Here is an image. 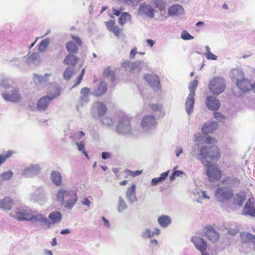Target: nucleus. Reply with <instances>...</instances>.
Returning <instances> with one entry per match:
<instances>
[{
    "mask_svg": "<svg viewBox=\"0 0 255 255\" xmlns=\"http://www.w3.org/2000/svg\"><path fill=\"white\" fill-rule=\"evenodd\" d=\"M152 1L155 7L160 12L164 10L166 5L165 0H152Z\"/></svg>",
    "mask_w": 255,
    "mask_h": 255,
    "instance_id": "nucleus-40",
    "label": "nucleus"
},
{
    "mask_svg": "<svg viewBox=\"0 0 255 255\" xmlns=\"http://www.w3.org/2000/svg\"><path fill=\"white\" fill-rule=\"evenodd\" d=\"M48 218L51 221V223L55 224L59 223L62 219V214L59 211L52 212L49 214Z\"/></svg>",
    "mask_w": 255,
    "mask_h": 255,
    "instance_id": "nucleus-36",
    "label": "nucleus"
},
{
    "mask_svg": "<svg viewBox=\"0 0 255 255\" xmlns=\"http://www.w3.org/2000/svg\"><path fill=\"white\" fill-rule=\"evenodd\" d=\"M50 43V39L49 38H46L42 40L39 44L38 50L39 52L44 51Z\"/></svg>",
    "mask_w": 255,
    "mask_h": 255,
    "instance_id": "nucleus-46",
    "label": "nucleus"
},
{
    "mask_svg": "<svg viewBox=\"0 0 255 255\" xmlns=\"http://www.w3.org/2000/svg\"><path fill=\"white\" fill-rule=\"evenodd\" d=\"M56 197L57 201L68 210H71L78 201L77 190L74 189L61 188L57 191Z\"/></svg>",
    "mask_w": 255,
    "mask_h": 255,
    "instance_id": "nucleus-1",
    "label": "nucleus"
},
{
    "mask_svg": "<svg viewBox=\"0 0 255 255\" xmlns=\"http://www.w3.org/2000/svg\"><path fill=\"white\" fill-rule=\"evenodd\" d=\"M32 223H39L41 225L45 226L46 229H49L51 225V222L44 215L39 213H34L32 211L29 220Z\"/></svg>",
    "mask_w": 255,
    "mask_h": 255,
    "instance_id": "nucleus-11",
    "label": "nucleus"
},
{
    "mask_svg": "<svg viewBox=\"0 0 255 255\" xmlns=\"http://www.w3.org/2000/svg\"><path fill=\"white\" fill-rule=\"evenodd\" d=\"M218 124L216 121L208 122L205 123L201 128V131L204 134H208L216 130Z\"/></svg>",
    "mask_w": 255,
    "mask_h": 255,
    "instance_id": "nucleus-18",
    "label": "nucleus"
},
{
    "mask_svg": "<svg viewBox=\"0 0 255 255\" xmlns=\"http://www.w3.org/2000/svg\"><path fill=\"white\" fill-rule=\"evenodd\" d=\"M39 55L37 53H32L27 59V63L28 65H36L38 64Z\"/></svg>",
    "mask_w": 255,
    "mask_h": 255,
    "instance_id": "nucleus-45",
    "label": "nucleus"
},
{
    "mask_svg": "<svg viewBox=\"0 0 255 255\" xmlns=\"http://www.w3.org/2000/svg\"><path fill=\"white\" fill-rule=\"evenodd\" d=\"M130 15L127 12L123 13L119 18V23L121 25H124L128 21L130 20Z\"/></svg>",
    "mask_w": 255,
    "mask_h": 255,
    "instance_id": "nucleus-48",
    "label": "nucleus"
},
{
    "mask_svg": "<svg viewBox=\"0 0 255 255\" xmlns=\"http://www.w3.org/2000/svg\"><path fill=\"white\" fill-rule=\"evenodd\" d=\"M104 74L107 77H110L111 80H114V77L113 75V72L111 68H107L106 69H105L104 72Z\"/></svg>",
    "mask_w": 255,
    "mask_h": 255,
    "instance_id": "nucleus-58",
    "label": "nucleus"
},
{
    "mask_svg": "<svg viewBox=\"0 0 255 255\" xmlns=\"http://www.w3.org/2000/svg\"><path fill=\"white\" fill-rule=\"evenodd\" d=\"M240 237L244 242H252L255 245V236L248 232H243L240 234Z\"/></svg>",
    "mask_w": 255,
    "mask_h": 255,
    "instance_id": "nucleus-34",
    "label": "nucleus"
},
{
    "mask_svg": "<svg viewBox=\"0 0 255 255\" xmlns=\"http://www.w3.org/2000/svg\"><path fill=\"white\" fill-rule=\"evenodd\" d=\"M101 121L103 125L110 127L115 124L116 120L111 117L108 116L102 118L101 119Z\"/></svg>",
    "mask_w": 255,
    "mask_h": 255,
    "instance_id": "nucleus-42",
    "label": "nucleus"
},
{
    "mask_svg": "<svg viewBox=\"0 0 255 255\" xmlns=\"http://www.w3.org/2000/svg\"><path fill=\"white\" fill-rule=\"evenodd\" d=\"M78 58L73 53H69L65 57L64 63L67 65L74 66L76 65Z\"/></svg>",
    "mask_w": 255,
    "mask_h": 255,
    "instance_id": "nucleus-35",
    "label": "nucleus"
},
{
    "mask_svg": "<svg viewBox=\"0 0 255 255\" xmlns=\"http://www.w3.org/2000/svg\"><path fill=\"white\" fill-rule=\"evenodd\" d=\"M182 39L185 40H189L194 39V37L187 31H183L181 35Z\"/></svg>",
    "mask_w": 255,
    "mask_h": 255,
    "instance_id": "nucleus-56",
    "label": "nucleus"
},
{
    "mask_svg": "<svg viewBox=\"0 0 255 255\" xmlns=\"http://www.w3.org/2000/svg\"><path fill=\"white\" fill-rule=\"evenodd\" d=\"M158 245V241L155 239H151L149 241L150 247L153 248L157 247Z\"/></svg>",
    "mask_w": 255,
    "mask_h": 255,
    "instance_id": "nucleus-64",
    "label": "nucleus"
},
{
    "mask_svg": "<svg viewBox=\"0 0 255 255\" xmlns=\"http://www.w3.org/2000/svg\"><path fill=\"white\" fill-rule=\"evenodd\" d=\"M73 74V68L71 67H67L63 73V77L65 79L69 80Z\"/></svg>",
    "mask_w": 255,
    "mask_h": 255,
    "instance_id": "nucleus-51",
    "label": "nucleus"
},
{
    "mask_svg": "<svg viewBox=\"0 0 255 255\" xmlns=\"http://www.w3.org/2000/svg\"><path fill=\"white\" fill-rule=\"evenodd\" d=\"M193 193L194 195H199V196H200L201 195L202 196V197L205 199H210V197L209 196L207 195L206 192L205 191H202L201 190H196L193 192Z\"/></svg>",
    "mask_w": 255,
    "mask_h": 255,
    "instance_id": "nucleus-57",
    "label": "nucleus"
},
{
    "mask_svg": "<svg viewBox=\"0 0 255 255\" xmlns=\"http://www.w3.org/2000/svg\"><path fill=\"white\" fill-rule=\"evenodd\" d=\"M117 36H119L120 34V29L118 26L113 27V28L111 30Z\"/></svg>",
    "mask_w": 255,
    "mask_h": 255,
    "instance_id": "nucleus-62",
    "label": "nucleus"
},
{
    "mask_svg": "<svg viewBox=\"0 0 255 255\" xmlns=\"http://www.w3.org/2000/svg\"><path fill=\"white\" fill-rule=\"evenodd\" d=\"M243 214L245 215H250L253 217L255 216V208L251 199H248L246 203L243 210Z\"/></svg>",
    "mask_w": 255,
    "mask_h": 255,
    "instance_id": "nucleus-22",
    "label": "nucleus"
},
{
    "mask_svg": "<svg viewBox=\"0 0 255 255\" xmlns=\"http://www.w3.org/2000/svg\"><path fill=\"white\" fill-rule=\"evenodd\" d=\"M204 138V136H203L200 133H197L194 134V141L195 143H199L201 144V142L203 141Z\"/></svg>",
    "mask_w": 255,
    "mask_h": 255,
    "instance_id": "nucleus-54",
    "label": "nucleus"
},
{
    "mask_svg": "<svg viewBox=\"0 0 255 255\" xmlns=\"http://www.w3.org/2000/svg\"><path fill=\"white\" fill-rule=\"evenodd\" d=\"M66 48L68 51L71 53H76L79 50V47L73 41L68 42L66 44Z\"/></svg>",
    "mask_w": 255,
    "mask_h": 255,
    "instance_id": "nucleus-41",
    "label": "nucleus"
},
{
    "mask_svg": "<svg viewBox=\"0 0 255 255\" xmlns=\"http://www.w3.org/2000/svg\"><path fill=\"white\" fill-rule=\"evenodd\" d=\"M71 38L73 39L74 41H75L76 42V43L79 46H81L82 45V41L79 37L73 34H72Z\"/></svg>",
    "mask_w": 255,
    "mask_h": 255,
    "instance_id": "nucleus-61",
    "label": "nucleus"
},
{
    "mask_svg": "<svg viewBox=\"0 0 255 255\" xmlns=\"http://www.w3.org/2000/svg\"><path fill=\"white\" fill-rule=\"evenodd\" d=\"M198 85V81L197 80H194L191 82L189 84V94L188 95L190 96H195V90Z\"/></svg>",
    "mask_w": 255,
    "mask_h": 255,
    "instance_id": "nucleus-49",
    "label": "nucleus"
},
{
    "mask_svg": "<svg viewBox=\"0 0 255 255\" xmlns=\"http://www.w3.org/2000/svg\"><path fill=\"white\" fill-rule=\"evenodd\" d=\"M220 156L219 149L216 146H212L208 147L203 145L200 148L198 158L205 165L206 162H208L206 158L208 157L211 160L217 159Z\"/></svg>",
    "mask_w": 255,
    "mask_h": 255,
    "instance_id": "nucleus-3",
    "label": "nucleus"
},
{
    "mask_svg": "<svg viewBox=\"0 0 255 255\" xmlns=\"http://www.w3.org/2000/svg\"><path fill=\"white\" fill-rule=\"evenodd\" d=\"M90 92V89L87 87L83 88L81 91V97L79 103L77 106V108L79 107H82L85 104L87 103L89 101V94Z\"/></svg>",
    "mask_w": 255,
    "mask_h": 255,
    "instance_id": "nucleus-19",
    "label": "nucleus"
},
{
    "mask_svg": "<svg viewBox=\"0 0 255 255\" xmlns=\"http://www.w3.org/2000/svg\"><path fill=\"white\" fill-rule=\"evenodd\" d=\"M246 197L245 194L243 192H241L238 194L234 198V204L242 206L245 201Z\"/></svg>",
    "mask_w": 255,
    "mask_h": 255,
    "instance_id": "nucleus-43",
    "label": "nucleus"
},
{
    "mask_svg": "<svg viewBox=\"0 0 255 255\" xmlns=\"http://www.w3.org/2000/svg\"><path fill=\"white\" fill-rule=\"evenodd\" d=\"M183 148L181 146H177L176 147V149L175 150V153L177 157H179V156L183 152Z\"/></svg>",
    "mask_w": 255,
    "mask_h": 255,
    "instance_id": "nucleus-60",
    "label": "nucleus"
},
{
    "mask_svg": "<svg viewBox=\"0 0 255 255\" xmlns=\"http://www.w3.org/2000/svg\"><path fill=\"white\" fill-rule=\"evenodd\" d=\"M150 108L153 112H159L160 114H161L162 113V106L160 104H151L150 105Z\"/></svg>",
    "mask_w": 255,
    "mask_h": 255,
    "instance_id": "nucleus-53",
    "label": "nucleus"
},
{
    "mask_svg": "<svg viewBox=\"0 0 255 255\" xmlns=\"http://www.w3.org/2000/svg\"><path fill=\"white\" fill-rule=\"evenodd\" d=\"M230 77L233 81H235L236 83L242 80L244 77V73L241 69H233L230 72Z\"/></svg>",
    "mask_w": 255,
    "mask_h": 255,
    "instance_id": "nucleus-30",
    "label": "nucleus"
},
{
    "mask_svg": "<svg viewBox=\"0 0 255 255\" xmlns=\"http://www.w3.org/2000/svg\"><path fill=\"white\" fill-rule=\"evenodd\" d=\"M50 179L53 183L57 186H60L62 184V178L60 172L54 170L51 172Z\"/></svg>",
    "mask_w": 255,
    "mask_h": 255,
    "instance_id": "nucleus-26",
    "label": "nucleus"
},
{
    "mask_svg": "<svg viewBox=\"0 0 255 255\" xmlns=\"http://www.w3.org/2000/svg\"><path fill=\"white\" fill-rule=\"evenodd\" d=\"M13 204V200L8 197L0 199V208L4 210H10Z\"/></svg>",
    "mask_w": 255,
    "mask_h": 255,
    "instance_id": "nucleus-28",
    "label": "nucleus"
},
{
    "mask_svg": "<svg viewBox=\"0 0 255 255\" xmlns=\"http://www.w3.org/2000/svg\"><path fill=\"white\" fill-rule=\"evenodd\" d=\"M158 224L163 228H167L171 223V219L168 216L162 215L157 218Z\"/></svg>",
    "mask_w": 255,
    "mask_h": 255,
    "instance_id": "nucleus-32",
    "label": "nucleus"
},
{
    "mask_svg": "<svg viewBox=\"0 0 255 255\" xmlns=\"http://www.w3.org/2000/svg\"><path fill=\"white\" fill-rule=\"evenodd\" d=\"M233 196L232 188L226 186L218 187L214 193L215 200L219 202L222 207L227 204L232 199Z\"/></svg>",
    "mask_w": 255,
    "mask_h": 255,
    "instance_id": "nucleus-2",
    "label": "nucleus"
},
{
    "mask_svg": "<svg viewBox=\"0 0 255 255\" xmlns=\"http://www.w3.org/2000/svg\"><path fill=\"white\" fill-rule=\"evenodd\" d=\"M11 152L8 151L6 153L0 155V166L5 161L6 158L11 156Z\"/></svg>",
    "mask_w": 255,
    "mask_h": 255,
    "instance_id": "nucleus-55",
    "label": "nucleus"
},
{
    "mask_svg": "<svg viewBox=\"0 0 255 255\" xmlns=\"http://www.w3.org/2000/svg\"><path fill=\"white\" fill-rule=\"evenodd\" d=\"M236 85L240 90L244 92H248L252 88V84L250 81L245 77L237 82Z\"/></svg>",
    "mask_w": 255,
    "mask_h": 255,
    "instance_id": "nucleus-25",
    "label": "nucleus"
},
{
    "mask_svg": "<svg viewBox=\"0 0 255 255\" xmlns=\"http://www.w3.org/2000/svg\"><path fill=\"white\" fill-rule=\"evenodd\" d=\"M54 89L55 92L54 93H51L49 96H43L38 99L36 104L37 111L45 112L47 110L52 101L60 95L61 93L60 87L55 86Z\"/></svg>",
    "mask_w": 255,
    "mask_h": 255,
    "instance_id": "nucleus-4",
    "label": "nucleus"
},
{
    "mask_svg": "<svg viewBox=\"0 0 255 255\" xmlns=\"http://www.w3.org/2000/svg\"><path fill=\"white\" fill-rule=\"evenodd\" d=\"M205 234L207 238L212 242H216L219 239V233L212 226L206 228Z\"/></svg>",
    "mask_w": 255,
    "mask_h": 255,
    "instance_id": "nucleus-21",
    "label": "nucleus"
},
{
    "mask_svg": "<svg viewBox=\"0 0 255 255\" xmlns=\"http://www.w3.org/2000/svg\"><path fill=\"white\" fill-rule=\"evenodd\" d=\"M204 55L208 60H216L217 59V56L212 52L204 53Z\"/></svg>",
    "mask_w": 255,
    "mask_h": 255,
    "instance_id": "nucleus-59",
    "label": "nucleus"
},
{
    "mask_svg": "<svg viewBox=\"0 0 255 255\" xmlns=\"http://www.w3.org/2000/svg\"><path fill=\"white\" fill-rule=\"evenodd\" d=\"M221 183L224 185H228L232 187H236L240 183V180L234 177H227L221 181Z\"/></svg>",
    "mask_w": 255,
    "mask_h": 255,
    "instance_id": "nucleus-27",
    "label": "nucleus"
},
{
    "mask_svg": "<svg viewBox=\"0 0 255 255\" xmlns=\"http://www.w3.org/2000/svg\"><path fill=\"white\" fill-rule=\"evenodd\" d=\"M202 147L201 145L199 143H195L192 146L191 149V154L193 157H198V155L200 153V150Z\"/></svg>",
    "mask_w": 255,
    "mask_h": 255,
    "instance_id": "nucleus-44",
    "label": "nucleus"
},
{
    "mask_svg": "<svg viewBox=\"0 0 255 255\" xmlns=\"http://www.w3.org/2000/svg\"><path fill=\"white\" fill-rule=\"evenodd\" d=\"M13 175L12 171L9 170L0 174V179L2 181H8L12 178Z\"/></svg>",
    "mask_w": 255,
    "mask_h": 255,
    "instance_id": "nucleus-50",
    "label": "nucleus"
},
{
    "mask_svg": "<svg viewBox=\"0 0 255 255\" xmlns=\"http://www.w3.org/2000/svg\"><path fill=\"white\" fill-rule=\"evenodd\" d=\"M169 171H165L160 174L159 177L154 178L151 181V185L152 186H156L158 183L163 182L168 176Z\"/></svg>",
    "mask_w": 255,
    "mask_h": 255,
    "instance_id": "nucleus-37",
    "label": "nucleus"
},
{
    "mask_svg": "<svg viewBox=\"0 0 255 255\" xmlns=\"http://www.w3.org/2000/svg\"><path fill=\"white\" fill-rule=\"evenodd\" d=\"M184 13V9L183 7L178 4H174L168 8V14L169 16L182 15Z\"/></svg>",
    "mask_w": 255,
    "mask_h": 255,
    "instance_id": "nucleus-23",
    "label": "nucleus"
},
{
    "mask_svg": "<svg viewBox=\"0 0 255 255\" xmlns=\"http://www.w3.org/2000/svg\"><path fill=\"white\" fill-rule=\"evenodd\" d=\"M75 143L77 146L78 150L82 153H83L85 157L87 158H89V156L88 155V154L87 152L86 151L85 149V144L84 141H75Z\"/></svg>",
    "mask_w": 255,
    "mask_h": 255,
    "instance_id": "nucleus-39",
    "label": "nucleus"
},
{
    "mask_svg": "<svg viewBox=\"0 0 255 255\" xmlns=\"http://www.w3.org/2000/svg\"><path fill=\"white\" fill-rule=\"evenodd\" d=\"M116 130L120 134L130 133L131 131L130 119L125 115L122 116L119 120Z\"/></svg>",
    "mask_w": 255,
    "mask_h": 255,
    "instance_id": "nucleus-10",
    "label": "nucleus"
},
{
    "mask_svg": "<svg viewBox=\"0 0 255 255\" xmlns=\"http://www.w3.org/2000/svg\"><path fill=\"white\" fill-rule=\"evenodd\" d=\"M191 241L194 244L196 249L201 253L205 252L207 250V242L202 238L194 236L192 238Z\"/></svg>",
    "mask_w": 255,
    "mask_h": 255,
    "instance_id": "nucleus-15",
    "label": "nucleus"
},
{
    "mask_svg": "<svg viewBox=\"0 0 255 255\" xmlns=\"http://www.w3.org/2000/svg\"><path fill=\"white\" fill-rule=\"evenodd\" d=\"M161 233L160 230L158 228H154L153 231L147 228L142 231L140 237L143 239H147L153 238L154 236L159 235Z\"/></svg>",
    "mask_w": 255,
    "mask_h": 255,
    "instance_id": "nucleus-20",
    "label": "nucleus"
},
{
    "mask_svg": "<svg viewBox=\"0 0 255 255\" xmlns=\"http://www.w3.org/2000/svg\"><path fill=\"white\" fill-rule=\"evenodd\" d=\"M101 156L103 159H107L112 157V154L109 152H103Z\"/></svg>",
    "mask_w": 255,
    "mask_h": 255,
    "instance_id": "nucleus-63",
    "label": "nucleus"
},
{
    "mask_svg": "<svg viewBox=\"0 0 255 255\" xmlns=\"http://www.w3.org/2000/svg\"><path fill=\"white\" fill-rule=\"evenodd\" d=\"M157 122L153 115H146L143 117L140 122L141 129L144 132H151L155 129Z\"/></svg>",
    "mask_w": 255,
    "mask_h": 255,
    "instance_id": "nucleus-9",
    "label": "nucleus"
},
{
    "mask_svg": "<svg viewBox=\"0 0 255 255\" xmlns=\"http://www.w3.org/2000/svg\"><path fill=\"white\" fill-rule=\"evenodd\" d=\"M32 210L26 206H20L10 213L11 217L20 221H29Z\"/></svg>",
    "mask_w": 255,
    "mask_h": 255,
    "instance_id": "nucleus-8",
    "label": "nucleus"
},
{
    "mask_svg": "<svg viewBox=\"0 0 255 255\" xmlns=\"http://www.w3.org/2000/svg\"><path fill=\"white\" fill-rule=\"evenodd\" d=\"M128 208V205L125 202L124 199L120 196L119 197V204L118 206V211L119 213L123 212L124 210Z\"/></svg>",
    "mask_w": 255,
    "mask_h": 255,
    "instance_id": "nucleus-47",
    "label": "nucleus"
},
{
    "mask_svg": "<svg viewBox=\"0 0 255 255\" xmlns=\"http://www.w3.org/2000/svg\"><path fill=\"white\" fill-rule=\"evenodd\" d=\"M142 62L141 61H137L135 63H131V65H130V70L132 71L136 70L137 71H139L141 70Z\"/></svg>",
    "mask_w": 255,
    "mask_h": 255,
    "instance_id": "nucleus-52",
    "label": "nucleus"
},
{
    "mask_svg": "<svg viewBox=\"0 0 255 255\" xmlns=\"http://www.w3.org/2000/svg\"><path fill=\"white\" fill-rule=\"evenodd\" d=\"M136 185L132 184L131 187L128 188L126 192V197L129 202L131 203L137 200L135 196Z\"/></svg>",
    "mask_w": 255,
    "mask_h": 255,
    "instance_id": "nucleus-29",
    "label": "nucleus"
},
{
    "mask_svg": "<svg viewBox=\"0 0 255 255\" xmlns=\"http://www.w3.org/2000/svg\"><path fill=\"white\" fill-rule=\"evenodd\" d=\"M194 103V96L188 95L186 99L185 108L186 112L189 116L193 113Z\"/></svg>",
    "mask_w": 255,
    "mask_h": 255,
    "instance_id": "nucleus-24",
    "label": "nucleus"
},
{
    "mask_svg": "<svg viewBox=\"0 0 255 255\" xmlns=\"http://www.w3.org/2000/svg\"><path fill=\"white\" fill-rule=\"evenodd\" d=\"M2 98L6 102L19 103L22 99V96L19 88L15 87L10 91H5L1 93Z\"/></svg>",
    "mask_w": 255,
    "mask_h": 255,
    "instance_id": "nucleus-7",
    "label": "nucleus"
},
{
    "mask_svg": "<svg viewBox=\"0 0 255 255\" xmlns=\"http://www.w3.org/2000/svg\"><path fill=\"white\" fill-rule=\"evenodd\" d=\"M154 9L149 4L145 3L141 4L139 6L138 12L139 14H144L150 18H153L154 16Z\"/></svg>",
    "mask_w": 255,
    "mask_h": 255,
    "instance_id": "nucleus-16",
    "label": "nucleus"
},
{
    "mask_svg": "<svg viewBox=\"0 0 255 255\" xmlns=\"http://www.w3.org/2000/svg\"><path fill=\"white\" fill-rule=\"evenodd\" d=\"M226 87L224 78L221 77H215L212 78L208 84L210 92L213 95L218 96L222 93Z\"/></svg>",
    "mask_w": 255,
    "mask_h": 255,
    "instance_id": "nucleus-5",
    "label": "nucleus"
},
{
    "mask_svg": "<svg viewBox=\"0 0 255 255\" xmlns=\"http://www.w3.org/2000/svg\"><path fill=\"white\" fill-rule=\"evenodd\" d=\"M205 104L207 107L213 111H217L220 107V101L213 96H208L206 97Z\"/></svg>",
    "mask_w": 255,
    "mask_h": 255,
    "instance_id": "nucleus-14",
    "label": "nucleus"
},
{
    "mask_svg": "<svg viewBox=\"0 0 255 255\" xmlns=\"http://www.w3.org/2000/svg\"><path fill=\"white\" fill-rule=\"evenodd\" d=\"M107 111V108L106 105L101 102H97L95 103L92 107V113L94 114V113L97 112L98 116L99 117H102L104 116Z\"/></svg>",
    "mask_w": 255,
    "mask_h": 255,
    "instance_id": "nucleus-17",
    "label": "nucleus"
},
{
    "mask_svg": "<svg viewBox=\"0 0 255 255\" xmlns=\"http://www.w3.org/2000/svg\"><path fill=\"white\" fill-rule=\"evenodd\" d=\"M144 79L154 91H158L160 89L159 77L155 74H146L144 76Z\"/></svg>",
    "mask_w": 255,
    "mask_h": 255,
    "instance_id": "nucleus-12",
    "label": "nucleus"
},
{
    "mask_svg": "<svg viewBox=\"0 0 255 255\" xmlns=\"http://www.w3.org/2000/svg\"><path fill=\"white\" fill-rule=\"evenodd\" d=\"M205 166L209 181L212 182L219 181L221 179L222 172L216 165L213 164L210 162H206Z\"/></svg>",
    "mask_w": 255,
    "mask_h": 255,
    "instance_id": "nucleus-6",
    "label": "nucleus"
},
{
    "mask_svg": "<svg viewBox=\"0 0 255 255\" xmlns=\"http://www.w3.org/2000/svg\"><path fill=\"white\" fill-rule=\"evenodd\" d=\"M50 76V74H45L44 76H39L37 74L34 75V82L36 85L42 86L46 85L48 81V77Z\"/></svg>",
    "mask_w": 255,
    "mask_h": 255,
    "instance_id": "nucleus-31",
    "label": "nucleus"
},
{
    "mask_svg": "<svg viewBox=\"0 0 255 255\" xmlns=\"http://www.w3.org/2000/svg\"><path fill=\"white\" fill-rule=\"evenodd\" d=\"M12 80L5 76H1L0 79V86L5 89L10 88Z\"/></svg>",
    "mask_w": 255,
    "mask_h": 255,
    "instance_id": "nucleus-38",
    "label": "nucleus"
},
{
    "mask_svg": "<svg viewBox=\"0 0 255 255\" xmlns=\"http://www.w3.org/2000/svg\"><path fill=\"white\" fill-rule=\"evenodd\" d=\"M40 172V168L38 164H31L26 166L22 170V174L26 177H31L38 174Z\"/></svg>",
    "mask_w": 255,
    "mask_h": 255,
    "instance_id": "nucleus-13",
    "label": "nucleus"
},
{
    "mask_svg": "<svg viewBox=\"0 0 255 255\" xmlns=\"http://www.w3.org/2000/svg\"><path fill=\"white\" fill-rule=\"evenodd\" d=\"M107 91V86L106 83L102 81L95 90L94 93L96 96H100L106 93Z\"/></svg>",
    "mask_w": 255,
    "mask_h": 255,
    "instance_id": "nucleus-33",
    "label": "nucleus"
}]
</instances>
